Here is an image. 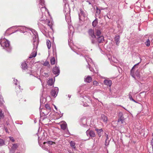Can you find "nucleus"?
<instances>
[{
    "label": "nucleus",
    "mask_w": 153,
    "mask_h": 153,
    "mask_svg": "<svg viewBox=\"0 0 153 153\" xmlns=\"http://www.w3.org/2000/svg\"><path fill=\"white\" fill-rule=\"evenodd\" d=\"M4 144V142L3 139H0V146Z\"/></svg>",
    "instance_id": "obj_27"
},
{
    "label": "nucleus",
    "mask_w": 153,
    "mask_h": 153,
    "mask_svg": "<svg viewBox=\"0 0 153 153\" xmlns=\"http://www.w3.org/2000/svg\"><path fill=\"white\" fill-rule=\"evenodd\" d=\"M18 147L17 144H13V146L11 147V149L15 150Z\"/></svg>",
    "instance_id": "obj_22"
},
{
    "label": "nucleus",
    "mask_w": 153,
    "mask_h": 153,
    "mask_svg": "<svg viewBox=\"0 0 153 153\" xmlns=\"http://www.w3.org/2000/svg\"><path fill=\"white\" fill-rule=\"evenodd\" d=\"M97 9V13H98L99 14H100V10L97 7L96 8Z\"/></svg>",
    "instance_id": "obj_36"
},
{
    "label": "nucleus",
    "mask_w": 153,
    "mask_h": 153,
    "mask_svg": "<svg viewBox=\"0 0 153 153\" xmlns=\"http://www.w3.org/2000/svg\"><path fill=\"white\" fill-rule=\"evenodd\" d=\"M93 97L94 98H95V97H94V96H93Z\"/></svg>",
    "instance_id": "obj_48"
},
{
    "label": "nucleus",
    "mask_w": 153,
    "mask_h": 153,
    "mask_svg": "<svg viewBox=\"0 0 153 153\" xmlns=\"http://www.w3.org/2000/svg\"><path fill=\"white\" fill-rule=\"evenodd\" d=\"M109 141H110V140H105V145L106 146H108L109 144Z\"/></svg>",
    "instance_id": "obj_34"
},
{
    "label": "nucleus",
    "mask_w": 153,
    "mask_h": 153,
    "mask_svg": "<svg viewBox=\"0 0 153 153\" xmlns=\"http://www.w3.org/2000/svg\"><path fill=\"white\" fill-rule=\"evenodd\" d=\"M93 85L95 86H98L99 85V83L97 81L95 80L93 82Z\"/></svg>",
    "instance_id": "obj_31"
},
{
    "label": "nucleus",
    "mask_w": 153,
    "mask_h": 153,
    "mask_svg": "<svg viewBox=\"0 0 153 153\" xmlns=\"http://www.w3.org/2000/svg\"><path fill=\"white\" fill-rule=\"evenodd\" d=\"M14 82L15 83V84L16 85H17L18 81L17 80V79H14Z\"/></svg>",
    "instance_id": "obj_39"
},
{
    "label": "nucleus",
    "mask_w": 153,
    "mask_h": 153,
    "mask_svg": "<svg viewBox=\"0 0 153 153\" xmlns=\"http://www.w3.org/2000/svg\"><path fill=\"white\" fill-rule=\"evenodd\" d=\"M129 98L131 100H132L135 102H137L135 100L133 99L132 98V96H129Z\"/></svg>",
    "instance_id": "obj_35"
},
{
    "label": "nucleus",
    "mask_w": 153,
    "mask_h": 153,
    "mask_svg": "<svg viewBox=\"0 0 153 153\" xmlns=\"http://www.w3.org/2000/svg\"><path fill=\"white\" fill-rule=\"evenodd\" d=\"M88 33L89 35L92 38H96V36L94 34V30L91 29H90L88 31Z\"/></svg>",
    "instance_id": "obj_6"
},
{
    "label": "nucleus",
    "mask_w": 153,
    "mask_h": 153,
    "mask_svg": "<svg viewBox=\"0 0 153 153\" xmlns=\"http://www.w3.org/2000/svg\"><path fill=\"white\" fill-rule=\"evenodd\" d=\"M55 108L56 109H57V108H56V106H55Z\"/></svg>",
    "instance_id": "obj_44"
},
{
    "label": "nucleus",
    "mask_w": 153,
    "mask_h": 153,
    "mask_svg": "<svg viewBox=\"0 0 153 153\" xmlns=\"http://www.w3.org/2000/svg\"><path fill=\"white\" fill-rule=\"evenodd\" d=\"M150 41L149 39H148L145 42V45L147 46H149L150 45Z\"/></svg>",
    "instance_id": "obj_26"
},
{
    "label": "nucleus",
    "mask_w": 153,
    "mask_h": 153,
    "mask_svg": "<svg viewBox=\"0 0 153 153\" xmlns=\"http://www.w3.org/2000/svg\"><path fill=\"white\" fill-rule=\"evenodd\" d=\"M152 137H153V133L152 134Z\"/></svg>",
    "instance_id": "obj_47"
},
{
    "label": "nucleus",
    "mask_w": 153,
    "mask_h": 153,
    "mask_svg": "<svg viewBox=\"0 0 153 153\" xmlns=\"http://www.w3.org/2000/svg\"><path fill=\"white\" fill-rule=\"evenodd\" d=\"M0 137H1V135H0Z\"/></svg>",
    "instance_id": "obj_53"
},
{
    "label": "nucleus",
    "mask_w": 153,
    "mask_h": 153,
    "mask_svg": "<svg viewBox=\"0 0 153 153\" xmlns=\"http://www.w3.org/2000/svg\"><path fill=\"white\" fill-rule=\"evenodd\" d=\"M4 113L2 112L1 109H0V117L1 119H3L4 118Z\"/></svg>",
    "instance_id": "obj_24"
},
{
    "label": "nucleus",
    "mask_w": 153,
    "mask_h": 153,
    "mask_svg": "<svg viewBox=\"0 0 153 153\" xmlns=\"http://www.w3.org/2000/svg\"><path fill=\"white\" fill-rule=\"evenodd\" d=\"M69 98H70L71 96H70H70H69Z\"/></svg>",
    "instance_id": "obj_52"
},
{
    "label": "nucleus",
    "mask_w": 153,
    "mask_h": 153,
    "mask_svg": "<svg viewBox=\"0 0 153 153\" xmlns=\"http://www.w3.org/2000/svg\"><path fill=\"white\" fill-rule=\"evenodd\" d=\"M93 97L94 98H95V97H94V96H93Z\"/></svg>",
    "instance_id": "obj_51"
},
{
    "label": "nucleus",
    "mask_w": 153,
    "mask_h": 153,
    "mask_svg": "<svg viewBox=\"0 0 153 153\" xmlns=\"http://www.w3.org/2000/svg\"><path fill=\"white\" fill-rule=\"evenodd\" d=\"M151 145L152 146V149H153V140H151Z\"/></svg>",
    "instance_id": "obj_41"
},
{
    "label": "nucleus",
    "mask_w": 153,
    "mask_h": 153,
    "mask_svg": "<svg viewBox=\"0 0 153 153\" xmlns=\"http://www.w3.org/2000/svg\"><path fill=\"white\" fill-rule=\"evenodd\" d=\"M92 43L93 44L94 43V41H92Z\"/></svg>",
    "instance_id": "obj_42"
},
{
    "label": "nucleus",
    "mask_w": 153,
    "mask_h": 153,
    "mask_svg": "<svg viewBox=\"0 0 153 153\" xmlns=\"http://www.w3.org/2000/svg\"><path fill=\"white\" fill-rule=\"evenodd\" d=\"M22 68L23 72H26L27 74H30L31 73V68L27 66V64L25 62H23L22 64Z\"/></svg>",
    "instance_id": "obj_2"
},
{
    "label": "nucleus",
    "mask_w": 153,
    "mask_h": 153,
    "mask_svg": "<svg viewBox=\"0 0 153 153\" xmlns=\"http://www.w3.org/2000/svg\"><path fill=\"white\" fill-rule=\"evenodd\" d=\"M50 147V145H48V146L46 144H44L43 146H42V148L43 149L48 152L49 153L50 152V149H49Z\"/></svg>",
    "instance_id": "obj_10"
},
{
    "label": "nucleus",
    "mask_w": 153,
    "mask_h": 153,
    "mask_svg": "<svg viewBox=\"0 0 153 153\" xmlns=\"http://www.w3.org/2000/svg\"><path fill=\"white\" fill-rule=\"evenodd\" d=\"M41 10L43 13H45L46 11V8L45 7H42L41 9Z\"/></svg>",
    "instance_id": "obj_29"
},
{
    "label": "nucleus",
    "mask_w": 153,
    "mask_h": 153,
    "mask_svg": "<svg viewBox=\"0 0 153 153\" xmlns=\"http://www.w3.org/2000/svg\"><path fill=\"white\" fill-rule=\"evenodd\" d=\"M35 39H36V37L35 36ZM38 45V42L37 41L36 42L35 39H34V38H33V50H35L33 52H32L30 54L29 58H32L35 57L37 55V51L36 49L37 48Z\"/></svg>",
    "instance_id": "obj_1"
},
{
    "label": "nucleus",
    "mask_w": 153,
    "mask_h": 153,
    "mask_svg": "<svg viewBox=\"0 0 153 153\" xmlns=\"http://www.w3.org/2000/svg\"><path fill=\"white\" fill-rule=\"evenodd\" d=\"M105 136H106V140H108V135L106 134H105Z\"/></svg>",
    "instance_id": "obj_40"
},
{
    "label": "nucleus",
    "mask_w": 153,
    "mask_h": 153,
    "mask_svg": "<svg viewBox=\"0 0 153 153\" xmlns=\"http://www.w3.org/2000/svg\"><path fill=\"white\" fill-rule=\"evenodd\" d=\"M104 83L105 85L110 87L112 84V82L111 80L106 79L104 81Z\"/></svg>",
    "instance_id": "obj_9"
},
{
    "label": "nucleus",
    "mask_w": 153,
    "mask_h": 153,
    "mask_svg": "<svg viewBox=\"0 0 153 153\" xmlns=\"http://www.w3.org/2000/svg\"><path fill=\"white\" fill-rule=\"evenodd\" d=\"M49 63L48 61H45L43 64V65L45 66H48L49 65Z\"/></svg>",
    "instance_id": "obj_32"
},
{
    "label": "nucleus",
    "mask_w": 153,
    "mask_h": 153,
    "mask_svg": "<svg viewBox=\"0 0 153 153\" xmlns=\"http://www.w3.org/2000/svg\"><path fill=\"white\" fill-rule=\"evenodd\" d=\"M71 146L74 149H75L76 147L75 146V143L74 141H71L70 143Z\"/></svg>",
    "instance_id": "obj_23"
},
{
    "label": "nucleus",
    "mask_w": 153,
    "mask_h": 153,
    "mask_svg": "<svg viewBox=\"0 0 153 153\" xmlns=\"http://www.w3.org/2000/svg\"><path fill=\"white\" fill-rule=\"evenodd\" d=\"M119 117L118 122H121L123 123L124 119L123 116V114L122 112H120L119 113Z\"/></svg>",
    "instance_id": "obj_7"
},
{
    "label": "nucleus",
    "mask_w": 153,
    "mask_h": 153,
    "mask_svg": "<svg viewBox=\"0 0 153 153\" xmlns=\"http://www.w3.org/2000/svg\"><path fill=\"white\" fill-rule=\"evenodd\" d=\"M45 107L49 111H51V108L49 105L48 104H46Z\"/></svg>",
    "instance_id": "obj_28"
},
{
    "label": "nucleus",
    "mask_w": 153,
    "mask_h": 153,
    "mask_svg": "<svg viewBox=\"0 0 153 153\" xmlns=\"http://www.w3.org/2000/svg\"><path fill=\"white\" fill-rule=\"evenodd\" d=\"M1 44V46L3 47L4 48H5L9 47L10 45L9 42L5 39L2 40Z\"/></svg>",
    "instance_id": "obj_3"
},
{
    "label": "nucleus",
    "mask_w": 153,
    "mask_h": 153,
    "mask_svg": "<svg viewBox=\"0 0 153 153\" xmlns=\"http://www.w3.org/2000/svg\"><path fill=\"white\" fill-rule=\"evenodd\" d=\"M54 83L53 80L52 79H49L47 82L48 84L50 86H52L53 85Z\"/></svg>",
    "instance_id": "obj_17"
},
{
    "label": "nucleus",
    "mask_w": 153,
    "mask_h": 153,
    "mask_svg": "<svg viewBox=\"0 0 153 153\" xmlns=\"http://www.w3.org/2000/svg\"><path fill=\"white\" fill-rule=\"evenodd\" d=\"M119 39L120 36H116L115 38V40L117 45H118L120 42Z\"/></svg>",
    "instance_id": "obj_19"
},
{
    "label": "nucleus",
    "mask_w": 153,
    "mask_h": 153,
    "mask_svg": "<svg viewBox=\"0 0 153 153\" xmlns=\"http://www.w3.org/2000/svg\"><path fill=\"white\" fill-rule=\"evenodd\" d=\"M101 119L105 122H106L107 120V117L103 114L101 115Z\"/></svg>",
    "instance_id": "obj_16"
},
{
    "label": "nucleus",
    "mask_w": 153,
    "mask_h": 153,
    "mask_svg": "<svg viewBox=\"0 0 153 153\" xmlns=\"http://www.w3.org/2000/svg\"><path fill=\"white\" fill-rule=\"evenodd\" d=\"M59 91V88L58 87H55L52 89L51 92V96H55L57 95V94Z\"/></svg>",
    "instance_id": "obj_5"
},
{
    "label": "nucleus",
    "mask_w": 153,
    "mask_h": 153,
    "mask_svg": "<svg viewBox=\"0 0 153 153\" xmlns=\"http://www.w3.org/2000/svg\"><path fill=\"white\" fill-rule=\"evenodd\" d=\"M47 45L48 49H50L51 46V43L50 41L49 40L47 41Z\"/></svg>",
    "instance_id": "obj_18"
},
{
    "label": "nucleus",
    "mask_w": 153,
    "mask_h": 153,
    "mask_svg": "<svg viewBox=\"0 0 153 153\" xmlns=\"http://www.w3.org/2000/svg\"><path fill=\"white\" fill-rule=\"evenodd\" d=\"M139 64V63H138V64H136L132 68V69L131 70V75L133 77H134V76L132 75V71H133V69H134V68L136 66V65H138V64Z\"/></svg>",
    "instance_id": "obj_33"
},
{
    "label": "nucleus",
    "mask_w": 153,
    "mask_h": 153,
    "mask_svg": "<svg viewBox=\"0 0 153 153\" xmlns=\"http://www.w3.org/2000/svg\"><path fill=\"white\" fill-rule=\"evenodd\" d=\"M59 71V69L57 67H55L53 68V72L54 74L58 75Z\"/></svg>",
    "instance_id": "obj_11"
},
{
    "label": "nucleus",
    "mask_w": 153,
    "mask_h": 153,
    "mask_svg": "<svg viewBox=\"0 0 153 153\" xmlns=\"http://www.w3.org/2000/svg\"><path fill=\"white\" fill-rule=\"evenodd\" d=\"M153 140V138H152V140Z\"/></svg>",
    "instance_id": "obj_46"
},
{
    "label": "nucleus",
    "mask_w": 153,
    "mask_h": 153,
    "mask_svg": "<svg viewBox=\"0 0 153 153\" xmlns=\"http://www.w3.org/2000/svg\"><path fill=\"white\" fill-rule=\"evenodd\" d=\"M9 138H10V140L12 142H14L15 141V140L14 139V138L13 137H9Z\"/></svg>",
    "instance_id": "obj_37"
},
{
    "label": "nucleus",
    "mask_w": 153,
    "mask_h": 153,
    "mask_svg": "<svg viewBox=\"0 0 153 153\" xmlns=\"http://www.w3.org/2000/svg\"><path fill=\"white\" fill-rule=\"evenodd\" d=\"M92 79V78L90 76H88L85 79V81L89 83L91 81Z\"/></svg>",
    "instance_id": "obj_14"
},
{
    "label": "nucleus",
    "mask_w": 153,
    "mask_h": 153,
    "mask_svg": "<svg viewBox=\"0 0 153 153\" xmlns=\"http://www.w3.org/2000/svg\"><path fill=\"white\" fill-rule=\"evenodd\" d=\"M69 153H74L72 152H69Z\"/></svg>",
    "instance_id": "obj_45"
},
{
    "label": "nucleus",
    "mask_w": 153,
    "mask_h": 153,
    "mask_svg": "<svg viewBox=\"0 0 153 153\" xmlns=\"http://www.w3.org/2000/svg\"><path fill=\"white\" fill-rule=\"evenodd\" d=\"M93 97L94 98H95V97H94V96H93Z\"/></svg>",
    "instance_id": "obj_49"
},
{
    "label": "nucleus",
    "mask_w": 153,
    "mask_h": 153,
    "mask_svg": "<svg viewBox=\"0 0 153 153\" xmlns=\"http://www.w3.org/2000/svg\"><path fill=\"white\" fill-rule=\"evenodd\" d=\"M86 133L88 136H90L91 137H94L95 136V133L93 131L88 130L86 131Z\"/></svg>",
    "instance_id": "obj_4"
},
{
    "label": "nucleus",
    "mask_w": 153,
    "mask_h": 153,
    "mask_svg": "<svg viewBox=\"0 0 153 153\" xmlns=\"http://www.w3.org/2000/svg\"><path fill=\"white\" fill-rule=\"evenodd\" d=\"M93 97L94 98H95V97H94V96H93Z\"/></svg>",
    "instance_id": "obj_50"
},
{
    "label": "nucleus",
    "mask_w": 153,
    "mask_h": 153,
    "mask_svg": "<svg viewBox=\"0 0 153 153\" xmlns=\"http://www.w3.org/2000/svg\"><path fill=\"white\" fill-rule=\"evenodd\" d=\"M4 102L2 96H0V103L3 104Z\"/></svg>",
    "instance_id": "obj_30"
},
{
    "label": "nucleus",
    "mask_w": 153,
    "mask_h": 153,
    "mask_svg": "<svg viewBox=\"0 0 153 153\" xmlns=\"http://www.w3.org/2000/svg\"><path fill=\"white\" fill-rule=\"evenodd\" d=\"M88 1V2H89V4H91V3H90V2H89V1Z\"/></svg>",
    "instance_id": "obj_43"
},
{
    "label": "nucleus",
    "mask_w": 153,
    "mask_h": 153,
    "mask_svg": "<svg viewBox=\"0 0 153 153\" xmlns=\"http://www.w3.org/2000/svg\"><path fill=\"white\" fill-rule=\"evenodd\" d=\"M95 130L97 132L98 136L100 137L103 134V131L102 129H96Z\"/></svg>",
    "instance_id": "obj_13"
},
{
    "label": "nucleus",
    "mask_w": 153,
    "mask_h": 153,
    "mask_svg": "<svg viewBox=\"0 0 153 153\" xmlns=\"http://www.w3.org/2000/svg\"><path fill=\"white\" fill-rule=\"evenodd\" d=\"M98 24V22L97 19H95L92 23V26L94 27L96 26Z\"/></svg>",
    "instance_id": "obj_20"
},
{
    "label": "nucleus",
    "mask_w": 153,
    "mask_h": 153,
    "mask_svg": "<svg viewBox=\"0 0 153 153\" xmlns=\"http://www.w3.org/2000/svg\"><path fill=\"white\" fill-rule=\"evenodd\" d=\"M95 36H97V37H98L99 36H100L101 34V32L100 30L98 29L95 28Z\"/></svg>",
    "instance_id": "obj_12"
},
{
    "label": "nucleus",
    "mask_w": 153,
    "mask_h": 153,
    "mask_svg": "<svg viewBox=\"0 0 153 153\" xmlns=\"http://www.w3.org/2000/svg\"><path fill=\"white\" fill-rule=\"evenodd\" d=\"M53 143H54L52 141H48L46 142H44L43 143V144H48V145H52L53 144Z\"/></svg>",
    "instance_id": "obj_25"
},
{
    "label": "nucleus",
    "mask_w": 153,
    "mask_h": 153,
    "mask_svg": "<svg viewBox=\"0 0 153 153\" xmlns=\"http://www.w3.org/2000/svg\"><path fill=\"white\" fill-rule=\"evenodd\" d=\"M98 42L99 43L103 42L104 41V37L103 36H100L96 38Z\"/></svg>",
    "instance_id": "obj_8"
},
{
    "label": "nucleus",
    "mask_w": 153,
    "mask_h": 153,
    "mask_svg": "<svg viewBox=\"0 0 153 153\" xmlns=\"http://www.w3.org/2000/svg\"><path fill=\"white\" fill-rule=\"evenodd\" d=\"M55 59L54 57H53L51 59V65H54L55 63Z\"/></svg>",
    "instance_id": "obj_21"
},
{
    "label": "nucleus",
    "mask_w": 153,
    "mask_h": 153,
    "mask_svg": "<svg viewBox=\"0 0 153 153\" xmlns=\"http://www.w3.org/2000/svg\"><path fill=\"white\" fill-rule=\"evenodd\" d=\"M60 126L62 129L65 130L66 129L67 127V125L65 122L63 123L60 125Z\"/></svg>",
    "instance_id": "obj_15"
},
{
    "label": "nucleus",
    "mask_w": 153,
    "mask_h": 153,
    "mask_svg": "<svg viewBox=\"0 0 153 153\" xmlns=\"http://www.w3.org/2000/svg\"><path fill=\"white\" fill-rule=\"evenodd\" d=\"M10 153H15V150L11 149H10Z\"/></svg>",
    "instance_id": "obj_38"
}]
</instances>
